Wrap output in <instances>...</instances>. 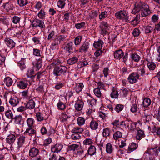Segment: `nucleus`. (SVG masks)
<instances>
[{
  "mask_svg": "<svg viewBox=\"0 0 160 160\" xmlns=\"http://www.w3.org/2000/svg\"><path fill=\"white\" fill-rule=\"evenodd\" d=\"M57 62L55 61L52 62L50 64V68H52L54 67L53 71V74L56 77V78L58 76H61L62 75H64L67 71V68L64 66H56Z\"/></svg>",
  "mask_w": 160,
  "mask_h": 160,
  "instance_id": "obj_1",
  "label": "nucleus"
},
{
  "mask_svg": "<svg viewBox=\"0 0 160 160\" xmlns=\"http://www.w3.org/2000/svg\"><path fill=\"white\" fill-rule=\"evenodd\" d=\"M126 11L120 10L115 13V17L118 19L125 20V22L128 21V17Z\"/></svg>",
  "mask_w": 160,
  "mask_h": 160,
  "instance_id": "obj_2",
  "label": "nucleus"
},
{
  "mask_svg": "<svg viewBox=\"0 0 160 160\" xmlns=\"http://www.w3.org/2000/svg\"><path fill=\"white\" fill-rule=\"evenodd\" d=\"M144 7V8H147L148 5L144 3L140 2L139 3H137L135 4V7L131 13L135 14L136 13L141 11L142 9Z\"/></svg>",
  "mask_w": 160,
  "mask_h": 160,
  "instance_id": "obj_3",
  "label": "nucleus"
},
{
  "mask_svg": "<svg viewBox=\"0 0 160 160\" xmlns=\"http://www.w3.org/2000/svg\"><path fill=\"white\" fill-rule=\"evenodd\" d=\"M139 75L138 72H133L129 75L128 78V82L130 83H134L137 81Z\"/></svg>",
  "mask_w": 160,
  "mask_h": 160,
  "instance_id": "obj_4",
  "label": "nucleus"
},
{
  "mask_svg": "<svg viewBox=\"0 0 160 160\" xmlns=\"http://www.w3.org/2000/svg\"><path fill=\"white\" fill-rule=\"evenodd\" d=\"M32 26V27H38L41 30L45 28V25L43 21L36 18L33 21Z\"/></svg>",
  "mask_w": 160,
  "mask_h": 160,
  "instance_id": "obj_5",
  "label": "nucleus"
},
{
  "mask_svg": "<svg viewBox=\"0 0 160 160\" xmlns=\"http://www.w3.org/2000/svg\"><path fill=\"white\" fill-rule=\"evenodd\" d=\"M109 27L107 22H102L99 27L101 31V34L103 35L106 34L108 32L107 30H108Z\"/></svg>",
  "mask_w": 160,
  "mask_h": 160,
  "instance_id": "obj_6",
  "label": "nucleus"
},
{
  "mask_svg": "<svg viewBox=\"0 0 160 160\" xmlns=\"http://www.w3.org/2000/svg\"><path fill=\"white\" fill-rule=\"evenodd\" d=\"M39 153V150L37 148L33 147L30 148L28 153V155L31 158L38 156Z\"/></svg>",
  "mask_w": 160,
  "mask_h": 160,
  "instance_id": "obj_7",
  "label": "nucleus"
},
{
  "mask_svg": "<svg viewBox=\"0 0 160 160\" xmlns=\"http://www.w3.org/2000/svg\"><path fill=\"white\" fill-rule=\"evenodd\" d=\"M29 82L26 79H22L17 82V86L20 89H24L28 87Z\"/></svg>",
  "mask_w": 160,
  "mask_h": 160,
  "instance_id": "obj_8",
  "label": "nucleus"
},
{
  "mask_svg": "<svg viewBox=\"0 0 160 160\" xmlns=\"http://www.w3.org/2000/svg\"><path fill=\"white\" fill-rule=\"evenodd\" d=\"M4 42L7 46L10 49H12L15 47V43L9 38H6Z\"/></svg>",
  "mask_w": 160,
  "mask_h": 160,
  "instance_id": "obj_9",
  "label": "nucleus"
},
{
  "mask_svg": "<svg viewBox=\"0 0 160 160\" xmlns=\"http://www.w3.org/2000/svg\"><path fill=\"white\" fill-rule=\"evenodd\" d=\"M84 102L82 99H78L77 100L75 105L76 110L80 111L82 110L84 105Z\"/></svg>",
  "mask_w": 160,
  "mask_h": 160,
  "instance_id": "obj_10",
  "label": "nucleus"
},
{
  "mask_svg": "<svg viewBox=\"0 0 160 160\" xmlns=\"http://www.w3.org/2000/svg\"><path fill=\"white\" fill-rule=\"evenodd\" d=\"M16 139V136L14 134H10L8 136L6 140L7 143L9 144H12L14 142Z\"/></svg>",
  "mask_w": 160,
  "mask_h": 160,
  "instance_id": "obj_11",
  "label": "nucleus"
},
{
  "mask_svg": "<svg viewBox=\"0 0 160 160\" xmlns=\"http://www.w3.org/2000/svg\"><path fill=\"white\" fill-rule=\"evenodd\" d=\"M123 130L122 128H119V130L115 132L113 134L114 139L115 140H117L121 138L122 136V132Z\"/></svg>",
  "mask_w": 160,
  "mask_h": 160,
  "instance_id": "obj_12",
  "label": "nucleus"
},
{
  "mask_svg": "<svg viewBox=\"0 0 160 160\" xmlns=\"http://www.w3.org/2000/svg\"><path fill=\"white\" fill-rule=\"evenodd\" d=\"M63 148V145L60 144H56L51 148V151L53 152H60Z\"/></svg>",
  "mask_w": 160,
  "mask_h": 160,
  "instance_id": "obj_13",
  "label": "nucleus"
},
{
  "mask_svg": "<svg viewBox=\"0 0 160 160\" xmlns=\"http://www.w3.org/2000/svg\"><path fill=\"white\" fill-rule=\"evenodd\" d=\"M26 137L23 136H20L18 139V147L20 148L21 147H24L25 143Z\"/></svg>",
  "mask_w": 160,
  "mask_h": 160,
  "instance_id": "obj_14",
  "label": "nucleus"
},
{
  "mask_svg": "<svg viewBox=\"0 0 160 160\" xmlns=\"http://www.w3.org/2000/svg\"><path fill=\"white\" fill-rule=\"evenodd\" d=\"M89 44L88 42H84L82 45L80 47V52H87L89 48Z\"/></svg>",
  "mask_w": 160,
  "mask_h": 160,
  "instance_id": "obj_15",
  "label": "nucleus"
},
{
  "mask_svg": "<svg viewBox=\"0 0 160 160\" xmlns=\"http://www.w3.org/2000/svg\"><path fill=\"white\" fill-rule=\"evenodd\" d=\"M35 106V101L32 99L29 100L27 103L25 105L26 109H33Z\"/></svg>",
  "mask_w": 160,
  "mask_h": 160,
  "instance_id": "obj_16",
  "label": "nucleus"
},
{
  "mask_svg": "<svg viewBox=\"0 0 160 160\" xmlns=\"http://www.w3.org/2000/svg\"><path fill=\"white\" fill-rule=\"evenodd\" d=\"M19 99L16 97H12L9 101V102L13 107L17 105L19 103Z\"/></svg>",
  "mask_w": 160,
  "mask_h": 160,
  "instance_id": "obj_17",
  "label": "nucleus"
},
{
  "mask_svg": "<svg viewBox=\"0 0 160 160\" xmlns=\"http://www.w3.org/2000/svg\"><path fill=\"white\" fill-rule=\"evenodd\" d=\"M8 12L10 10H13L14 8L13 4L11 2H7L4 4L2 6Z\"/></svg>",
  "mask_w": 160,
  "mask_h": 160,
  "instance_id": "obj_18",
  "label": "nucleus"
},
{
  "mask_svg": "<svg viewBox=\"0 0 160 160\" xmlns=\"http://www.w3.org/2000/svg\"><path fill=\"white\" fill-rule=\"evenodd\" d=\"M124 55V53L121 49L116 50L114 53L115 58L117 59L121 58Z\"/></svg>",
  "mask_w": 160,
  "mask_h": 160,
  "instance_id": "obj_19",
  "label": "nucleus"
},
{
  "mask_svg": "<svg viewBox=\"0 0 160 160\" xmlns=\"http://www.w3.org/2000/svg\"><path fill=\"white\" fill-rule=\"evenodd\" d=\"M151 13L150 10L149 9V7L148 5L147 8H144V7L141 11V15L142 17H146Z\"/></svg>",
  "mask_w": 160,
  "mask_h": 160,
  "instance_id": "obj_20",
  "label": "nucleus"
},
{
  "mask_svg": "<svg viewBox=\"0 0 160 160\" xmlns=\"http://www.w3.org/2000/svg\"><path fill=\"white\" fill-rule=\"evenodd\" d=\"M96 151L95 147L94 146L91 145L88 148L87 152L88 155L92 156L96 153Z\"/></svg>",
  "mask_w": 160,
  "mask_h": 160,
  "instance_id": "obj_21",
  "label": "nucleus"
},
{
  "mask_svg": "<svg viewBox=\"0 0 160 160\" xmlns=\"http://www.w3.org/2000/svg\"><path fill=\"white\" fill-rule=\"evenodd\" d=\"M142 118L145 123H149V122L151 120L152 116L150 115H148L144 113L142 115Z\"/></svg>",
  "mask_w": 160,
  "mask_h": 160,
  "instance_id": "obj_22",
  "label": "nucleus"
},
{
  "mask_svg": "<svg viewBox=\"0 0 160 160\" xmlns=\"http://www.w3.org/2000/svg\"><path fill=\"white\" fill-rule=\"evenodd\" d=\"M144 131L140 129L137 130V133L136 136L137 140H140L145 137Z\"/></svg>",
  "mask_w": 160,
  "mask_h": 160,
  "instance_id": "obj_23",
  "label": "nucleus"
},
{
  "mask_svg": "<svg viewBox=\"0 0 160 160\" xmlns=\"http://www.w3.org/2000/svg\"><path fill=\"white\" fill-rule=\"evenodd\" d=\"M127 123L128 124L127 127H129L131 131H133L136 128L137 124L136 122H133L131 121H127Z\"/></svg>",
  "mask_w": 160,
  "mask_h": 160,
  "instance_id": "obj_24",
  "label": "nucleus"
},
{
  "mask_svg": "<svg viewBox=\"0 0 160 160\" xmlns=\"http://www.w3.org/2000/svg\"><path fill=\"white\" fill-rule=\"evenodd\" d=\"M66 37H67V36L66 35H59L54 39V41L59 44L62 41H63Z\"/></svg>",
  "mask_w": 160,
  "mask_h": 160,
  "instance_id": "obj_25",
  "label": "nucleus"
},
{
  "mask_svg": "<svg viewBox=\"0 0 160 160\" xmlns=\"http://www.w3.org/2000/svg\"><path fill=\"white\" fill-rule=\"evenodd\" d=\"M98 123L96 121L92 120L90 123V127L91 129L92 130L97 129L98 128Z\"/></svg>",
  "mask_w": 160,
  "mask_h": 160,
  "instance_id": "obj_26",
  "label": "nucleus"
},
{
  "mask_svg": "<svg viewBox=\"0 0 160 160\" xmlns=\"http://www.w3.org/2000/svg\"><path fill=\"white\" fill-rule=\"evenodd\" d=\"M73 45V43L70 42L67 44L66 47L67 49L70 53H72L75 51V50L72 47Z\"/></svg>",
  "mask_w": 160,
  "mask_h": 160,
  "instance_id": "obj_27",
  "label": "nucleus"
},
{
  "mask_svg": "<svg viewBox=\"0 0 160 160\" xmlns=\"http://www.w3.org/2000/svg\"><path fill=\"white\" fill-rule=\"evenodd\" d=\"M103 42L101 40H99L97 42H95L93 44L94 47L97 49H101L102 48Z\"/></svg>",
  "mask_w": 160,
  "mask_h": 160,
  "instance_id": "obj_28",
  "label": "nucleus"
},
{
  "mask_svg": "<svg viewBox=\"0 0 160 160\" xmlns=\"http://www.w3.org/2000/svg\"><path fill=\"white\" fill-rule=\"evenodd\" d=\"M4 82L7 86L10 87L11 86L12 84L13 81L11 78L9 77H6L4 79Z\"/></svg>",
  "mask_w": 160,
  "mask_h": 160,
  "instance_id": "obj_29",
  "label": "nucleus"
},
{
  "mask_svg": "<svg viewBox=\"0 0 160 160\" xmlns=\"http://www.w3.org/2000/svg\"><path fill=\"white\" fill-rule=\"evenodd\" d=\"M106 151L107 153L109 154L112 153L113 151V148L112 144L110 143H108L106 145Z\"/></svg>",
  "mask_w": 160,
  "mask_h": 160,
  "instance_id": "obj_30",
  "label": "nucleus"
},
{
  "mask_svg": "<svg viewBox=\"0 0 160 160\" xmlns=\"http://www.w3.org/2000/svg\"><path fill=\"white\" fill-rule=\"evenodd\" d=\"M145 32L146 34L151 33L153 30H155V28L153 26L148 25L145 28Z\"/></svg>",
  "mask_w": 160,
  "mask_h": 160,
  "instance_id": "obj_31",
  "label": "nucleus"
},
{
  "mask_svg": "<svg viewBox=\"0 0 160 160\" xmlns=\"http://www.w3.org/2000/svg\"><path fill=\"white\" fill-rule=\"evenodd\" d=\"M152 154L151 153L150 150H147V152L144 153L143 157L146 160H151L152 159Z\"/></svg>",
  "mask_w": 160,
  "mask_h": 160,
  "instance_id": "obj_32",
  "label": "nucleus"
},
{
  "mask_svg": "<svg viewBox=\"0 0 160 160\" xmlns=\"http://www.w3.org/2000/svg\"><path fill=\"white\" fill-rule=\"evenodd\" d=\"M78 60V58L73 57L69 59L67 61V63L69 65H73L77 62Z\"/></svg>",
  "mask_w": 160,
  "mask_h": 160,
  "instance_id": "obj_33",
  "label": "nucleus"
},
{
  "mask_svg": "<svg viewBox=\"0 0 160 160\" xmlns=\"http://www.w3.org/2000/svg\"><path fill=\"white\" fill-rule=\"evenodd\" d=\"M83 87L84 85L82 83H79L76 84L74 89L75 91L78 93L82 90Z\"/></svg>",
  "mask_w": 160,
  "mask_h": 160,
  "instance_id": "obj_34",
  "label": "nucleus"
},
{
  "mask_svg": "<svg viewBox=\"0 0 160 160\" xmlns=\"http://www.w3.org/2000/svg\"><path fill=\"white\" fill-rule=\"evenodd\" d=\"M138 147V145L134 142L132 143L130 145H129L128 148V151L129 152H131L136 150Z\"/></svg>",
  "mask_w": 160,
  "mask_h": 160,
  "instance_id": "obj_35",
  "label": "nucleus"
},
{
  "mask_svg": "<svg viewBox=\"0 0 160 160\" xmlns=\"http://www.w3.org/2000/svg\"><path fill=\"white\" fill-rule=\"evenodd\" d=\"M83 131L82 128L80 127H76L73 128L72 130V132L73 133L81 134Z\"/></svg>",
  "mask_w": 160,
  "mask_h": 160,
  "instance_id": "obj_36",
  "label": "nucleus"
},
{
  "mask_svg": "<svg viewBox=\"0 0 160 160\" xmlns=\"http://www.w3.org/2000/svg\"><path fill=\"white\" fill-rule=\"evenodd\" d=\"M151 103V101L150 99L145 98L143 99L142 103L144 107L147 108L150 105Z\"/></svg>",
  "mask_w": 160,
  "mask_h": 160,
  "instance_id": "obj_37",
  "label": "nucleus"
},
{
  "mask_svg": "<svg viewBox=\"0 0 160 160\" xmlns=\"http://www.w3.org/2000/svg\"><path fill=\"white\" fill-rule=\"evenodd\" d=\"M57 106L58 108L61 110H64L66 107L65 104L60 100H59Z\"/></svg>",
  "mask_w": 160,
  "mask_h": 160,
  "instance_id": "obj_38",
  "label": "nucleus"
},
{
  "mask_svg": "<svg viewBox=\"0 0 160 160\" xmlns=\"http://www.w3.org/2000/svg\"><path fill=\"white\" fill-rule=\"evenodd\" d=\"M14 120V122L16 124H21V122L22 120V117L21 115L16 116L13 118Z\"/></svg>",
  "mask_w": 160,
  "mask_h": 160,
  "instance_id": "obj_39",
  "label": "nucleus"
},
{
  "mask_svg": "<svg viewBox=\"0 0 160 160\" xmlns=\"http://www.w3.org/2000/svg\"><path fill=\"white\" fill-rule=\"evenodd\" d=\"M5 115L9 119H13V114L11 110H9L5 112Z\"/></svg>",
  "mask_w": 160,
  "mask_h": 160,
  "instance_id": "obj_40",
  "label": "nucleus"
},
{
  "mask_svg": "<svg viewBox=\"0 0 160 160\" xmlns=\"http://www.w3.org/2000/svg\"><path fill=\"white\" fill-rule=\"evenodd\" d=\"M43 115V113L40 112H37L36 113V116L38 121L41 122L44 119Z\"/></svg>",
  "mask_w": 160,
  "mask_h": 160,
  "instance_id": "obj_41",
  "label": "nucleus"
},
{
  "mask_svg": "<svg viewBox=\"0 0 160 160\" xmlns=\"http://www.w3.org/2000/svg\"><path fill=\"white\" fill-rule=\"evenodd\" d=\"M70 117L66 114L62 113L61 116V121L63 122H66Z\"/></svg>",
  "mask_w": 160,
  "mask_h": 160,
  "instance_id": "obj_42",
  "label": "nucleus"
},
{
  "mask_svg": "<svg viewBox=\"0 0 160 160\" xmlns=\"http://www.w3.org/2000/svg\"><path fill=\"white\" fill-rule=\"evenodd\" d=\"M110 96L112 98H117L118 96V91L113 88L112 90Z\"/></svg>",
  "mask_w": 160,
  "mask_h": 160,
  "instance_id": "obj_43",
  "label": "nucleus"
},
{
  "mask_svg": "<svg viewBox=\"0 0 160 160\" xmlns=\"http://www.w3.org/2000/svg\"><path fill=\"white\" fill-rule=\"evenodd\" d=\"M103 137H107L109 136L110 134V130L108 128H107L104 129L102 133Z\"/></svg>",
  "mask_w": 160,
  "mask_h": 160,
  "instance_id": "obj_44",
  "label": "nucleus"
},
{
  "mask_svg": "<svg viewBox=\"0 0 160 160\" xmlns=\"http://www.w3.org/2000/svg\"><path fill=\"white\" fill-rule=\"evenodd\" d=\"M147 65L149 69L151 70H153L156 66V64L152 62H148Z\"/></svg>",
  "mask_w": 160,
  "mask_h": 160,
  "instance_id": "obj_45",
  "label": "nucleus"
},
{
  "mask_svg": "<svg viewBox=\"0 0 160 160\" xmlns=\"http://www.w3.org/2000/svg\"><path fill=\"white\" fill-rule=\"evenodd\" d=\"M38 15L40 18L44 19L46 13L43 9H41L38 13Z\"/></svg>",
  "mask_w": 160,
  "mask_h": 160,
  "instance_id": "obj_46",
  "label": "nucleus"
},
{
  "mask_svg": "<svg viewBox=\"0 0 160 160\" xmlns=\"http://www.w3.org/2000/svg\"><path fill=\"white\" fill-rule=\"evenodd\" d=\"M88 62L86 61H81L78 62L77 64V68H80L82 67L85 66L88 64Z\"/></svg>",
  "mask_w": 160,
  "mask_h": 160,
  "instance_id": "obj_47",
  "label": "nucleus"
},
{
  "mask_svg": "<svg viewBox=\"0 0 160 160\" xmlns=\"http://www.w3.org/2000/svg\"><path fill=\"white\" fill-rule=\"evenodd\" d=\"M79 145L76 144H73L71 145L68 146L69 149L70 151H74L75 150H78L79 148Z\"/></svg>",
  "mask_w": 160,
  "mask_h": 160,
  "instance_id": "obj_48",
  "label": "nucleus"
},
{
  "mask_svg": "<svg viewBox=\"0 0 160 160\" xmlns=\"http://www.w3.org/2000/svg\"><path fill=\"white\" fill-rule=\"evenodd\" d=\"M97 100L92 98H90L87 100V102L91 107L95 105L96 104Z\"/></svg>",
  "mask_w": 160,
  "mask_h": 160,
  "instance_id": "obj_49",
  "label": "nucleus"
},
{
  "mask_svg": "<svg viewBox=\"0 0 160 160\" xmlns=\"http://www.w3.org/2000/svg\"><path fill=\"white\" fill-rule=\"evenodd\" d=\"M123 105L118 104L116 105L114 109L117 112H119L123 110Z\"/></svg>",
  "mask_w": 160,
  "mask_h": 160,
  "instance_id": "obj_50",
  "label": "nucleus"
},
{
  "mask_svg": "<svg viewBox=\"0 0 160 160\" xmlns=\"http://www.w3.org/2000/svg\"><path fill=\"white\" fill-rule=\"evenodd\" d=\"M85 119L84 118L79 117L77 119L78 123L79 126L83 125L85 122Z\"/></svg>",
  "mask_w": 160,
  "mask_h": 160,
  "instance_id": "obj_51",
  "label": "nucleus"
},
{
  "mask_svg": "<svg viewBox=\"0 0 160 160\" xmlns=\"http://www.w3.org/2000/svg\"><path fill=\"white\" fill-rule=\"evenodd\" d=\"M82 39V37L81 36L77 37L74 39V43L75 45L78 46L80 44Z\"/></svg>",
  "mask_w": 160,
  "mask_h": 160,
  "instance_id": "obj_52",
  "label": "nucleus"
},
{
  "mask_svg": "<svg viewBox=\"0 0 160 160\" xmlns=\"http://www.w3.org/2000/svg\"><path fill=\"white\" fill-rule=\"evenodd\" d=\"M34 122V120L31 118H28L27 120V124L29 127H32Z\"/></svg>",
  "mask_w": 160,
  "mask_h": 160,
  "instance_id": "obj_53",
  "label": "nucleus"
},
{
  "mask_svg": "<svg viewBox=\"0 0 160 160\" xmlns=\"http://www.w3.org/2000/svg\"><path fill=\"white\" fill-rule=\"evenodd\" d=\"M34 71L33 69L29 70L27 73L28 77L31 78L34 77L36 74L34 75Z\"/></svg>",
  "mask_w": 160,
  "mask_h": 160,
  "instance_id": "obj_54",
  "label": "nucleus"
},
{
  "mask_svg": "<svg viewBox=\"0 0 160 160\" xmlns=\"http://www.w3.org/2000/svg\"><path fill=\"white\" fill-rule=\"evenodd\" d=\"M132 58L136 62H138L140 58V57L136 53H132Z\"/></svg>",
  "mask_w": 160,
  "mask_h": 160,
  "instance_id": "obj_55",
  "label": "nucleus"
},
{
  "mask_svg": "<svg viewBox=\"0 0 160 160\" xmlns=\"http://www.w3.org/2000/svg\"><path fill=\"white\" fill-rule=\"evenodd\" d=\"M25 132L28 133L29 135L30 134H33L36 133V132L35 130H34L32 128V127H28V128L25 131Z\"/></svg>",
  "mask_w": 160,
  "mask_h": 160,
  "instance_id": "obj_56",
  "label": "nucleus"
},
{
  "mask_svg": "<svg viewBox=\"0 0 160 160\" xmlns=\"http://www.w3.org/2000/svg\"><path fill=\"white\" fill-rule=\"evenodd\" d=\"M24 59L20 61L18 63V65L19 66L22 70H23L26 68V65L24 61Z\"/></svg>",
  "mask_w": 160,
  "mask_h": 160,
  "instance_id": "obj_57",
  "label": "nucleus"
},
{
  "mask_svg": "<svg viewBox=\"0 0 160 160\" xmlns=\"http://www.w3.org/2000/svg\"><path fill=\"white\" fill-rule=\"evenodd\" d=\"M139 108L138 107L136 103L133 104L131 106L130 111L133 113L136 112H137Z\"/></svg>",
  "mask_w": 160,
  "mask_h": 160,
  "instance_id": "obj_58",
  "label": "nucleus"
},
{
  "mask_svg": "<svg viewBox=\"0 0 160 160\" xmlns=\"http://www.w3.org/2000/svg\"><path fill=\"white\" fill-rule=\"evenodd\" d=\"M18 2L21 7L24 6L28 3L27 0H18Z\"/></svg>",
  "mask_w": 160,
  "mask_h": 160,
  "instance_id": "obj_59",
  "label": "nucleus"
},
{
  "mask_svg": "<svg viewBox=\"0 0 160 160\" xmlns=\"http://www.w3.org/2000/svg\"><path fill=\"white\" fill-rule=\"evenodd\" d=\"M65 1L58 0L57 3L58 6L61 8H63L65 4Z\"/></svg>",
  "mask_w": 160,
  "mask_h": 160,
  "instance_id": "obj_60",
  "label": "nucleus"
},
{
  "mask_svg": "<svg viewBox=\"0 0 160 160\" xmlns=\"http://www.w3.org/2000/svg\"><path fill=\"white\" fill-rule=\"evenodd\" d=\"M140 33V32L139 30L137 28L134 29L132 32V34L135 37H138Z\"/></svg>",
  "mask_w": 160,
  "mask_h": 160,
  "instance_id": "obj_61",
  "label": "nucleus"
},
{
  "mask_svg": "<svg viewBox=\"0 0 160 160\" xmlns=\"http://www.w3.org/2000/svg\"><path fill=\"white\" fill-rule=\"evenodd\" d=\"M94 92L95 95L98 97H100L101 96V92L100 89L98 88H96L94 90Z\"/></svg>",
  "mask_w": 160,
  "mask_h": 160,
  "instance_id": "obj_62",
  "label": "nucleus"
},
{
  "mask_svg": "<svg viewBox=\"0 0 160 160\" xmlns=\"http://www.w3.org/2000/svg\"><path fill=\"white\" fill-rule=\"evenodd\" d=\"M20 18L17 16H14L13 17L12 22L15 24H17L19 22Z\"/></svg>",
  "mask_w": 160,
  "mask_h": 160,
  "instance_id": "obj_63",
  "label": "nucleus"
},
{
  "mask_svg": "<svg viewBox=\"0 0 160 160\" xmlns=\"http://www.w3.org/2000/svg\"><path fill=\"white\" fill-rule=\"evenodd\" d=\"M71 138L73 140H76L81 138V135L77 133H73L71 135Z\"/></svg>",
  "mask_w": 160,
  "mask_h": 160,
  "instance_id": "obj_64",
  "label": "nucleus"
}]
</instances>
